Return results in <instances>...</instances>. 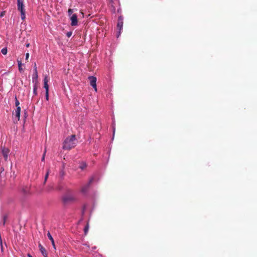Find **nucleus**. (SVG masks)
<instances>
[{"mask_svg": "<svg viewBox=\"0 0 257 257\" xmlns=\"http://www.w3.org/2000/svg\"><path fill=\"white\" fill-rule=\"evenodd\" d=\"M29 45H30L29 44H27V45H26V47H28L29 46Z\"/></svg>", "mask_w": 257, "mask_h": 257, "instance_id": "e433bc0d", "label": "nucleus"}, {"mask_svg": "<svg viewBox=\"0 0 257 257\" xmlns=\"http://www.w3.org/2000/svg\"><path fill=\"white\" fill-rule=\"evenodd\" d=\"M50 172V170L48 169L47 170V173H46V174L45 175V176L44 184L46 183V181L47 180V179L48 178Z\"/></svg>", "mask_w": 257, "mask_h": 257, "instance_id": "a211bd4d", "label": "nucleus"}, {"mask_svg": "<svg viewBox=\"0 0 257 257\" xmlns=\"http://www.w3.org/2000/svg\"><path fill=\"white\" fill-rule=\"evenodd\" d=\"M29 53H26V60H28V59H29Z\"/></svg>", "mask_w": 257, "mask_h": 257, "instance_id": "bb28decb", "label": "nucleus"}, {"mask_svg": "<svg viewBox=\"0 0 257 257\" xmlns=\"http://www.w3.org/2000/svg\"><path fill=\"white\" fill-rule=\"evenodd\" d=\"M72 34V31H69V32H68L67 33H66V36L69 38L71 36Z\"/></svg>", "mask_w": 257, "mask_h": 257, "instance_id": "b1692460", "label": "nucleus"}, {"mask_svg": "<svg viewBox=\"0 0 257 257\" xmlns=\"http://www.w3.org/2000/svg\"><path fill=\"white\" fill-rule=\"evenodd\" d=\"M38 71H37V65L36 63H34V73L32 76V82L33 83L38 82Z\"/></svg>", "mask_w": 257, "mask_h": 257, "instance_id": "39448f33", "label": "nucleus"}, {"mask_svg": "<svg viewBox=\"0 0 257 257\" xmlns=\"http://www.w3.org/2000/svg\"><path fill=\"white\" fill-rule=\"evenodd\" d=\"M109 4L111 5V7L112 9V11L115 13L116 10V8L119 6V0H109Z\"/></svg>", "mask_w": 257, "mask_h": 257, "instance_id": "0eeeda50", "label": "nucleus"}, {"mask_svg": "<svg viewBox=\"0 0 257 257\" xmlns=\"http://www.w3.org/2000/svg\"><path fill=\"white\" fill-rule=\"evenodd\" d=\"M34 85L33 86V94L34 95H37L38 94L37 93V83L34 82Z\"/></svg>", "mask_w": 257, "mask_h": 257, "instance_id": "2eb2a0df", "label": "nucleus"}, {"mask_svg": "<svg viewBox=\"0 0 257 257\" xmlns=\"http://www.w3.org/2000/svg\"><path fill=\"white\" fill-rule=\"evenodd\" d=\"M8 218V215H4L3 216V221L2 222H1V224H2L3 226H5L7 221V219Z\"/></svg>", "mask_w": 257, "mask_h": 257, "instance_id": "dca6fc26", "label": "nucleus"}, {"mask_svg": "<svg viewBox=\"0 0 257 257\" xmlns=\"http://www.w3.org/2000/svg\"><path fill=\"white\" fill-rule=\"evenodd\" d=\"M18 66L19 65V64H21V65H23V64L22 63L21 60H17Z\"/></svg>", "mask_w": 257, "mask_h": 257, "instance_id": "c85d7f7f", "label": "nucleus"}, {"mask_svg": "<svg viewBox=\"0 0 257 257\" xmlns=\"http://www.w3.org/2000/svg\"><path fill=\"white\" fill-rule=\"evenodd\" d=\"M10 152V150L8 148L5 147L2 148V153L6 161L8 160Z\"/></svg>", "mask_w": 257, "mask_h": 257, "instance_id": "6e6552de", "label": "nucleus"}, {"mask_svg": "<svg viewBox=\"0 0 257 257\" xmlns=\"http://www.w3.org/2000/svg\"><path fill=\"white\" fill-rule=\"evenodd\" d=\"M72 16H73V17L76 16V14H73V15H72Z\"/></svg>", "mask_w": 257, "mask_h": 257, "instance_id": "4c0bfd02", "label": "nucleus"}, {"mask_svg": "<svg viewBox=\"0 0 257 257\" xmlns=\"http://www.w3.org/2000/svg\"><path fill=\"white\" fill-rule=\"evenodd\" d=\"M71 18V25L72 26H76L78 25L77 17H70Z\"/></svg>", "mask_w": 257, "mask_h": 257, "instance_id": "f8f14e48", "label": "nucleus"}, {"mask_svg": "<svg viewBox=\"0 0 257 257\" xmlns=\"http://www.w3.org/2000/svg\"><path fill=\"white\" fill-rule=\"evenodd\" d=\"M87 166V165L85 163V162H82L81 164H80V165L79 166V168L81 169V170H83Z\"/></svg>", "mask_w": 257, "mask_h": 257, "instance_id": "f3484780", "label": "nucleus"}, {"mask_svg": "<svg viewBox=\"0 0 257 257\" xmlns=\"http://www.w3.org/2000/svg\"><path fill=\"white\" fill-rule=\"evenodd\" d=\"M28 256L29 257H33V256H32L30 254H29V253L28 254Z\"/></svg>", "mask_w": 257, "mask_h": 257, "instance_id": "c9c22d12", "label": "nucleus"}, {"mask_svg": "<svg viewBox=\"0 0 257 257\" xmlns=\"http://www.w3.org/2000/svg\"><path fill=\"white\" fill-rule=\"evenodd\" d=\"M39 249L42 253V254L45 256L47 257V254L46 253V250L45 248L41 244H39Z\"/></svg>", "mask_w": 257, "mask_h": 257, "instance_id": "ddd939ff", "label": "nucleus"}, {"mask_svg": "<svg viewBox=\"0 0 257 257\" xmlns=\"http://www.w3.org/2000/svg\"><path fill=\"white\" fill-rule=\"evenodd\" d=\"M46 153V150L45 151V152L43 155V157L42 158V161H44Z\"/></svg>", "mask_w": 257, "mask_h": 257, "instance_id": "393cba45", "label": "nucleus"}, {"mask_svg": "<svg viewBox=\"0 0 257 257\" xmlns=\"http://www.w3.org/2000/svg\"><path fill=\"white\" fill-rule=\"evenodd\" d=\"M22 192L24 195H27L29 193V190L26 188H23L22 189Z\"/></svg>", "mask_w": 257, "mask_h": 257, "instance_id": "6ab92c4d", "label": "nucleus"}, {"mask_svg": "<svg viewBox=\"0 0 257 257\" xmlns=\"http://www.w3.org/2000/svg\"><path fill=\"white\" fill-rule=\"evenodd\" d=\"M63 145V149L64 150H70L74 148L76 145V136L74 135L67 138L64 142Z\"/></svg>", "mask_w": 257, "mask_h": 257, "instance_id": "f03ea898", "label": "nucleus"}, {"mask_svg": "<svg viewBox=\"0 0 257 257\" xmlns=\"http://www.w3.org/2000/svg\"><path fill=\"white\" fill-rule=\"evenodd\" d=\"M20 105V102L18 100V99H17V96H15V105L17 107H20L19 106Z\"/></svg>", "mask_w": 257, "mask_h": 257, "instance_id": "4be33fe9", "label": "nucleus"}, {"mask_svg": "<svg viewBox=\"0 0 257 257\" xmlns=\"http://www.w3.org/2000/svg\"><path fill=\"white\" fill-rule=\"evenodd\" d=\"M93 181V178H91L89 180V182L82 187V190H81V191L82 193H86L87 192L89 188V186H90V184L92 183Z\"/></svg>", "mask_w": 257, "mask_h": 257, "instance_id": "9d476101", "label": "nucleus"}, {"mask_svg": "<svg viewBox=\"0 0 257 257\" xmlns=\"http://www.w3.org/2000/svg\"><path fill=\"white\" fill-rule=\"evenodd\" d=\"M44 88L46 90V92H49V79L47 76H45L44 78Z\"/></svg>", "mask_w": 257, "mask_h": 257, "instance_id": "9b49d317", "label": "nucleus"}, {"mask_svg": "<svg viewBox=\"0 0 257 257\" xmlns=\"http://www.w3.org/2000/svg\"><path fill=\"white\" fill-rule=\"evenodd\" d=\"M89 80H90V85L95 89V90L97 91L96 87V77L93 76H90L88 77Z\"/></svg>", "mask_w": 257, "mask_h": 257, "instance_id": "423d86ee", "label": "nucleus"}, {"mask_svg": "<svg viewBox=\"0 0 257 257\" xmlns=\"http://www.w3.org/2000/svg\"><path fill=\"white\" fill-rule=\"evenodd\" d=\"M1 52L4 55H6L8 52L7 48L6 47L3 48L1 50Z\"/></svg>", "mask_w": 257, "mask_h": 257, "instance_id": "412c9836", "label": "nucleus"}, {"mask_svg": "<svg viewBox=\"0 0 257 257\" xmlns=\"http://www.w3.org/2000/svg\"><path fill=\"white\" fill-rule=\"evenodd\" d=\"M123 17H118L117 24V29L118 30V32H117L116 34L117 38H118L121 34V31L123 27Z\"/></svg>", "mask_w": 257, "mask_h": 257, "instance_id": "7ed1b4c3", "label": "nucleus"}, {"mask_svg": "<svg viewBox=\"0 0 257 257\" xmlns=\"http://www.w3.org/2000/svg\"><path fill=\"white\" fill-rule=\"evenodd\" d=\"M117 11L118 14H120L121 10L120 9V8H117Z\"/></svg>", "mask_w": 257, "mask_h": 257, "instance_id": "c756f323", "label": "nucleus"}, {"mask_svg": "<svg viewBox=\"0 0 257 257\" xmlns=\"http://www.w3.org/2000/svg\"><path fill=\"white\" fill-rule=\"evenodd\" d=\"M3 15H4L3 12H2V13H1V15H0V17L3 16Z\"/></svg>", "mask_w": 257, "mask_h": 257, "instance_id": "f704fd0d", "label": "nucleus"}, {"mask_svg": "<svg viewBox=\"0 0 257 257\" xmlns=\"http://www.w3.org/2000/svg\"><path fill=\"white\" fill-rule=\"evenodd\" d=\"M1 245L2 251H4V248H3V243L2 244H1Z\"/></svg>", "mask_w": 257, "mask_h": 257, "instance_id": "7c9ffc66", "label": "nucleus"}, {"mask_svg": "<svg viewBox=\"0 0 257 257\" xmlns=\"http://www.w3.org/2000/svg\"><path fill=\"white\" fill-rule=\"evenodd\" d=\"M87 16L90 17V14H89Z\"/></svg>", "mask_w": 257, "mask_h": 257, "instance_id": "58836bf2", "label": "nucleus"}, {"mask_svg": "<svg viewBox=\"0 0 257 257\" xmlns=\"http://www.w3.org/2000/svg\"><path fill=\"white\" fill-rule=\"evenodd\" d=\"M88 229H89V225L87 223V225L85 226L84 229V233L85 235L87 233V232L88 231Z\"/></svg>", "mask_w": 257, "mask_h": 257, "instance_id": "aec40b11", "label": "nucleus"}, {"mask_svg": "<svg viewBox=\"0 0 257 257\" xmlns=\"http://www.w3.org/2000/svg\"><path fill=\"white\" fill-rule=\"evenodd\" d=\"M46 99L47 100H49V92H46Z\"/></svg>", "mask_w": 257, "mask_h": 257, "instance_id": "a878e982", "label": "nucleus"}, {"mask_svg": "<svg viewBox=\"0 0 257 257\" xmlns=\"http://www.w3.org/2000/svg\"><path fill=\"white\" fill-rule=\"evenodd\" d=\"M114 132H115V127H113V135H114Z\"/></svg>", "mask_w": 257, "mask_h": 257, "instance_id": "473e14b6", "label": "nucleus"}, {"mask_svg": "<svg viewBox=\"0 0 257 257\" xmlns=\"http://www.w3.org/2000/svg\"><path fill=\"white\" fill-rule=\"evenodd\" d=\"M27 112L26 111V112H25V118H26L27 117Z\"/></svg>", "mask_w": 257, "mask_h": 257, "instance_id": "2f4dec72", "label": "nucleus"}, {"mask_svg": "<svg viewBox=\"0 0 257 257\" xmlns=\"http://www.w3.org/2000/svg\"><path fill=\"white\" fill-rule=\"evenodd\" d=\"M62 202L65 205L70 204L76 200L72 190L67 189L62 198Z\"/></svg>", "mask_w": 257, "mask_h": 257, "instance_id": "f257e3e1", "label": "nucleus"}, {"mask_svg": "<svg viewBox=\"0 0 257 257\" xmlns=\"http://www.w3.org/2000/svg\"><path fill=\"white\" fill-rule=\"evenodd\" d=\"M20 113H21V107H17L16 109V111H15V118H14V123H17L18 122V121H19L20 120Z\"/></svg>", "mask_w": 257, "mask_h": 257, "instance_id": "1a4fd4ad", "label": "nucleus"}, {"mask_svg": "<svg viewBox=\"0 0 257 257\" xmlns=\"http://www.w3.org/2000/svg\"><path fill=\"white\" fill-rule=\"evenodd\" d=\"M17 3L18 10L21 12V16H25V9L23 1L22 0H17Z\"/></svg>", "mask_w": 257, "mask_h": 257, "instance_id": "20e7f679", "label": "nucleus"}, {"mask_svg": "<svg viewBox=\"0 0 257 257\" xmlns=\"http://www.w3.org/2000/svg\"><path fill=\"white\" fill-rule=\"evenodd\" d=\"M68 13H69V16H70L72 14V10L71 9H69L68 10Z\"/></svg>", "mask_w": 257, "mask_h": 257, "instance_id": "cd10ccee", "label": "nucleus"}, {"mask_svg": "<svg viewBox=\"0 0 257 257\" xmlns=\"http://www.w3.org/2000/svg\"><path fill=\"white\" fill-rule=\"evenodd\" d=\"M26 18V17H21L22 20L23 21H24V20L25 19V18Z\"/></svg>", "mask_w": 257, "mask_h": 257, "instance_id": "72a5a7b5", "label": "nucleus"}, {"mask_svg": "<svg viewBox=\"0 0 257 257\" xmlns=\"http://www.w3.org/2000/svg\"><path fill=\"white\" fill-rule=\"evenodd\" d=\"M22 65H21L20 64H19V65L18 66V67H19V70L20 72H22L24 71V69L23 68H22Z\"/></svg>", "mask_w": 257, "mask_h": 257, "instance_id": "5701e85b", "label": "nucleus"}, {"mask_svg": "<svg viewBox=\"0 0 257 257\" xmlns=\"http://www.w3.org/2000/svg\"><path fill=\"white\" fill-rule=\"evenodd\" d=\"M47 236H48L49 239L51 241L54 247L55 248L54 240L49 232L47 233Z\"/></svg>", "mask_w": 257, "mask_h": 257, "instance_id": "4468645a", "label": "nucleus"}, {"mask_svg": "<svg viewBox=\"0 0 257 257\" xmlns=\"http://www.w3.org/2000/svg\"><path fill=\"white\" fill-rule=\"evenodd\" d=\"M84 209L83 210V213H84Z\"/></svg>", "mask_w": 257, "mask_h": 257, "instance_id": "ea45409f", "label": "nucleus"}]
</instances>
